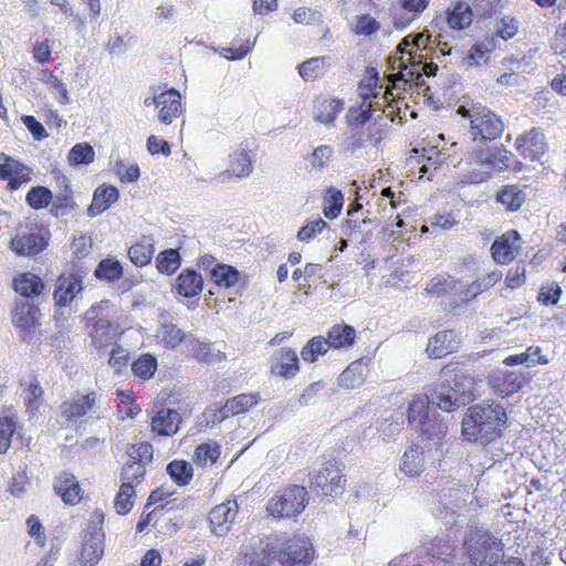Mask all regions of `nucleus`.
Returning <instances> with one entry per match:
<instances>
[{"label": "nucleus", "mask_w": 566, "mask_h": 566, "mask_svg": "<svg viewBox=\"0 0 566 566\" xmlns=\"http://www.w3.org/2000/svg\"><path fill=\"white\" fill-rule=\"evenodd\" d=\"M258 403V396L253 394H240L226 401L227 411L231 416L250 410Z\"/></svg>", "instance_id": "4d7b16f0"}, {"label": "nucleus", "mask_w": 566, "mask_h": 566, "mask_svg": "<svg viewBox=\"0 0 566 566\" xmlns=\"http://www.w3.org/2000/svg\"><path fill=\"white\" fill-rule=\"evenodd\" d=\"M476 151V158L483 161L492 175L493 171H504L511 165L512 154L504 148H485Z\"/></svg>", "instance_id": "bb28decb"}, {"label": "nucleus", "mask_w": 566, "mask_h": 566, "mask_svg": "<svg viewBox=\"0 0 566 566\" xmlns=\"http://www.w3.org/2000/svg\"><path fill=\"white\" fill-rule=\"evenodd\" d=\"M353 32L356 35L370 36L380 29L379 22L369 14H360L355 18Z\"/></svg>", "instance_id": "680f3d73"}, {"label": "nucleus", "mask_w": 566, "mask_h": 566, "mask_svg": "<svg viewBox=\"0 0 566 566\" xmlns=\"http://www.w3.org/2000/svg\"><path fill=\"white\" fill-rule=\"evenodd\" d=\"M14 429V422L11 418L0 419V454L6 453L10 448Z\"/></svg>", "instance_id": "774afa93"}, {"label": "nucleus", "mask_w": 566, "mask_h": 566, "mask_svg": "<svg viewBox=\"0 0 566 566\" xmlns=\"http://www.w3.org/2000/svg\"><path fill=\"white\" fill-rule=\"evenodd\" d=\"M327 340L331 348L334 349H348L356 339V329L347 324H336L327 332Z\"/></svg>", "instance_id": "72a5a7b5"}, {"label": "nucleus", "mask_w": 566, "mask_h": 566, "mask_svg": "<svg viewBox=\"0 0 566 566\" xmlns=\"http://www.w3.org/2000/svg\"><path fill=\"white\" fill-rule=\"evenodd\" d=\"M114 171L123 182H135L140 176L138 165H126L123 160L115 163Z\"/></svg>", "instance_id": "0e129e2a"}, {"label": "nucleus", "mask_w": 566, "mask_h": 566, "mask_svg": "<svg viewBox=\"0 0 566 566\" xmlns=\"http://www.w3.org/2000/svg\"><path fill=\"white\" fill-rule=\"evenodd\" d=\"M54 491L65 504L75 505L82 499L78 481L72 473L62 472L54 482Z\"/></svg>", "instance_id": "393cba45"}, {"label": "nucleus", "mask_w": 566, "mask_h": 566, "mask_svg": "<svg viewBox=\"0 0 566 566\" xmlns=\"http://www.w3.org/2000/svg\"><path fill=\"white\" fill-rule=\"evenodd\" d=\"M96 401L94 391L75 399L64 401L61 405V413L67 421H77L93 408Z\"/></svg>", "instance_id": "c85d7f7f"}, {"label": "nucleus", "mask_w": 566, "mask_h": 566, "mask_svg": "<svg viewBox=\"0 0 566 566\" xmlns=\"http://www.w3.org/2000/svg\"><path fill=\"white\" fill-rule=\"evenodd\" d=\"M447 23L453 30H463L472 23V11L469 4L458 2L447 10Z\"/></svg>", "instance_id": "e433bc0d"}, {"label": "nucleus", "mask_w": 566, "mask_h": 566, "mask_svg": "<svg viewBox=\"0 0 566 566\" xmlns=\"http://www.w3.org/2000/svg\"><path fill=\"white\" fill-rule=\"evenodd\" d=\"M158 335L165 346L170 348H175L182 340L187 343V339L191 338V335H187L177 325L171 323H164Z\"/></svg>", "instance_id": "8fccbe9b"}, {"label": "nucleus", "mask_w": 566, "mask_h": 566, "mask_svg": "<svg viewBox=\"0 0 566 566\" xmlns=\"http://www.w3.org/2000/svg\"><path fill=\"white\" fill-rule=\"evenodd\" d=\"M375 111H380L394 120V108L389 105L387 109L384 102L370 101L368 104L360 103L359 107L352 106L347 113L348 127H365V124L371 118Z\"/></svg>", "instance_id": "412c9836"}, {"label": "nucleus", "mask_w": 566, "mask_h": 566, "mask_svg": "<svg viewBox=\"0 0 566 566\" xmlns=\"http://www.w3.org/2000/svg\"><path fill=\"white\" fill-rule=\"evenodd\" d=\"M504 130L500 116L481 104H473V114L468 136L473 142H491L499 138Z\"/></svg>", "instance_id": "0eeeda50"}, {"label": "nucleus", "mask_w": 566, "mask_h": 566, "mask_svg": "<svg viewBox=\"0 0 566 566\" xmlns=\"http://www.w3.org/2000/svg\"><path fill=\"white\" fill-rule=\"evenodd\" d=\"M327 227V222L322 218L307 222L297 232V239L303 242H310Z\"/></svg>", "instance_id": "e2e57ef3"}, {"label": "nucleus", "mask_w": 566, "mask_h": 566, "mask_svg": "<svg viewBox=\"0 0 566 566\" xmlns=\"http://www.w3.org/2000/svg\"><path fill=\"white\" fill-rule=\"evenodd\" d=\"M424 461L423 454L419 447H410L407 449L401 458L400 470L409 475H419L423 470Z\"/></svg>", "instance_id": "ea45409f"}, {"label": "nucleus", "mask_w": 566, "mask_h": 566, "mask_svg": "<svg viewBox=\"0 0 566 566\" xmlns=\"http://www.w3.org/2000/svg\"><path fill=\"white\" fill-rule=\"evenodd\" d=\"M506 366L525 365L533 367L536 364H547L548 359L542 355V349L538 346H530L525 352L510 355L504 361Z\"/></svg>", "instance_id": "4c0bfd02"}, {"label": "nucleus", "mask_w": 566, "mask_h": 566, "mask_svg": "<svg viewBox=\"0 0 566 566\" xmlns=\"http://www.w3.org/2000/svg\"><path fill=\"white\" fill-rule=\"evenodd\" d=\"M464 545L473 566H495L503 557L501 541L483 530H471Z\"/></svg>", "instance_id": "20e7f679"}, {"label": "nucleus", "mask_w": 566, "mask_h": 566, "mask_svg": "<svg viewBox=\"0 0 566 566\" xmlns=\"http://www.w3.org/2000/svg\"><path fill=\"white\" fill-rule=\"evenodd\" d=\"M298 370V356L294 349L281 348L272 354L270 358L272 375L289 379L295 377Z\"/></svg>", "instance_id": "f3484780"}, {"label": "nucleus", "mask_w": 566, "mask_h": 566, "mask_svg": "<svg viewBox=\"0 0 566 566\" xmlns=\"http://www.w3.org/2000/svg\"><path fill=\"white\" fill-rule=\"evenodd\" d=\"M119 193L114 186H101L96 188L91 205L87 208V214L95 217L107 210L112 203L118 200Z\"/></svg>", "instance_id": "473e14b6"}, {"label": "nucleus", "mask_w": 566, "mask_h": 566, "mask_svg": "<svg viewBox=\"0 0 566 566\" xmlns=\"http://www.w3.org/2000/svg\"><path fill=\"white\" fill-rule=\"evenodd\" d=\"M154 245L151 242L143 240L132 245L128 250V256L136 266L147 265L153 258Z\"/></svg>", "instance_id": "de8ad7c7"}, {"label": "nucleus", "mask_w": 566, "mask_h": 566, "mask_svg": "<svg viewBox=\"0 0 566 566\" xmlns=\"http://www.w3.org/2000/svg\"><path fill=\"white\" fill-rule=\"evenodd\" d=\"M13 286L21 296L30 298L40 295L44 289L41 277L29 272L15 277Z\"/></svg>", "instance_id": "c9c22d12"}, {"label": "nucleus", "mask_w": 566, "mask_h": 566, "mask_svg": "<svg viewBox=\"0 0 566 566\" xmlns=\"http://www.w3.org/2000/svg\"><path fill=\"white\" fill-rule=\"evenodd\" d=\"M344 103L333 97H318L314 104L313 116L318 123L326 126L333 125L336 116L343 109Z\"/></svg>", "instance_id": "c756f323"}, {"label": "nucleus", "mask_w": 566, "mask_h": 566, "mask_svg": "<svg viewBox=\"0 0 566 566\" xmlns=\"http://www.w3.org/2000/svg\"><path fill=\"white\" fill-rule=\"evenodd\" d=\"M408 421L427 439L440 440L447 433L448 426L434 407L430 406L428 396H417L408 409Z\"/></svg>", "instance_id": "7ed1b4c3"}, {"label": "nucleus", "mask_w": 566, "mask_h": 566, "mask_svg": "<svg viewBox=\"0 0 566 566\" xmlns=\"http://www.w3.org/2000/svg\"><path fill=\"white\" fill-rule=\"evenodd\" d=\"M0 178L8 180L11 190H17L22 184L31 180V168L4 154L0 155Z\"/></svg>", "instance_id": "2eb2a0df"}, {"label": "nucleus", "mask_w": 566, "mask_h": 566, "mask_svg": "<svg viewBox=\"0 0 566 566\" xmlns=\"http://www.w3.org/2000/svg\"><path fill=\"white\" fill-rule=\"evenodd\" d=\"M43 388L36 378H32L23 390L27 411L33 416L43 403Z\"/></svg>", "instance_id": "a19ab883"}, {"label": "nucleus", "mask_w": 566, "mask_h": 566, "mask_svg": "<svg viewBox=\"0 0 566 566\" xmlns=\"http://www.w3.org/2000/svg\"><path fill=\"white\" fill-rule=\"evenodd\" d=\"M83 290V276L80 273L62 274L57 277L53 294L54 304L65 307Z\"/></svg>", "instance_id": "4468645a"}, {"label": "nucleus", "mask_w": 566, "mask_h": 566, "mask_svg": "<svg viewBox=\"0 0 566 566\" xmlns=\"http://www.w3.org/2000/svg\"><path fill=\"white\" fill-rule=\"evenodd\" d=\"M180 415L175 409L163 408L151 418V430L160 436H172L179 429Z\"/></svg>", "instance_id": "cd10ccee"}, {"label": "nucleus", "mask_w": 566, "mask_h": 566, "mask_svg": "<svg viewBox=\"0 0 566 566\" xmlns=\"http://www.w3.org/2000/svg\"><path fill=\"white\" fill-rule=\"evenodd\" d=\"M167 473L178 485H186L192 479V467L187 461H171L167 465Z\"/></svg>", "instance_id": "603ef678"}, {"label": "nucleus", "mask_w": 566, "mask_h": 566, "mask_svg": "<svg viewBox=\"0 0 566 566\" xmlns=\"http://www.w3.org/2000/svg\"><path fill=\"white\" fill-rule=\"evenodd\" d=\"M238 514V504L235 501H227L216 505L209 514V522L212 533L218 536L226 535Z\"/></svg>", "instance_id": "a211bd4d"}, {"label": "nucleus", "mask_w": 566, "mask_h": 566, "mask_svg": "<svg viewBox=\"0 0 566 566\" xmlns=\"http://www.w3.org/2000/svg\"><path fill=\"white\" fill-rule=\"evenodd\" d=\"M334 155L333 147L328 145H321L312 151L307 157L308 168L311 171L323 172L328 166L332 156Z\"/></svg>", "instance_id": "a18cd8bd"}, {"label": "nucleus", "mask_w": 566, "mask_h": 566, "mask_svg": "<svg viewBox=\"0 0 566 566\" xmlns=\"http://www.w3.org/2000/svg\"><path fill=\"white\" fill-rule=\"evenodd\" d=\"M469 168L461 175V182L465 185H476L491 178L490 171L483 165L482 160L476 158V151L470 153L461 160Z\"/></svg>", "instance_id": "7c9ffc66"}, {"label": "nucleus", "mask_w": 566, "mask_h": 566, "mask_svg": "<svg viewBox=\"0 0 566 566\" xmlns=\"http://www.w3.org/2000/svg\"><path fill=\"white\" fill-rule=\"evenodd\" d=\"M116 313L115 305L108 301L103 300L93 304L83 316L86 326L92 329L88 333L92 345L102 350L113 345L115 333L113 332V323Z\"/></svg>", "instance_id": "f03ea898"}, {"label": "nucleus", "mask_w": 566, "mask_h": 566, "mask_svg": "<svg viewBox=\"0 0 566 566\" xmlns=\"http://www.w3.org/2000/svg\"><path fill=\"white\" fill-rule=\"evenodd\" d=\"M156 266L160 273L172 274L180 266V255L175 249L160 252L156 259Z\"/></svg>", "instance_id": "5fc2aeb1"}, {"label": "nucleus", "mask_w": 566, "mask_h": 566, "mask_svg": "<svg viewBox=\"0 0 566 566\" xmlns=\"http://www.w3.org/2000/svg\"><path fill=\"white\" fill-rule=\"evenodd\" d=\"M329 348L327 338L315 336L304 345L301 350V357L305 361L314 363L319 356L325 355Z\"/></svg>", "instance_id": "c03bdc74"}, {"label": "nucleus", "mask_w": 566, "mask_h": 566, "mask_svg": "<svg viewBox=\"0 0 566 566\" xmlns=\"http://www.w3.org/2000/svg\"><path fill=\"white\" fill-rule=\"evenodd\" d=\"M94 274L98 280L114 282L123 276V266L119 261L106 258L98 263Z\"/></svg>", "instance_id": "37998d69"}, {"label": "nucleus", "mask_w": 566, "mask_h": 566, "mask_svg": "<svg viewBox=\"0 0 566 566\" xmlns=\"http://www.w3.org/2000/svg\"><path fill=\"white\" fill-rule=\"evenodd\" d=\"M48 242L40 232L17 234L11 240V248L19 255H35L43 251Z\"/></svg>", "instance_id": "a878e982"}, {"label": "nucleus", "mask_w": 566, "mask_h": 566, "mask_svg": "<svg viewBox=\"0 0 566 566\" xmlns=\"http://www.w3.org/2000/svg\"><path fill=\"white\" fill-rule=\"evenodd\" d=\"M464 380L471 385L470 380L463 374H455L452 379V385L448 379L441 380L436 386L431 399H429L430 406L446 412H451L465 405L468 400L472 399V395L470 389H465Z\"/></svg>", "instance_id": "39448f33"}, {"label": "nucleus", "mask_w": 566, "mask_h": 566, "mask_svg": "<svg viewBox=\"0 0 566 566\" xmlns=\"http://www.w3.org/2000/svg\"><path fill=\"white\" fill-rule=\"evenodd\" d=\"M382 139V132L375 125L367 127H348V136L345 140V149L350 154L365 148L368 142L378 144Z\"/></svg>", "instance_id": "aec40b11"}, {"label": "nucleus", "mask_w": 566, "mask_h": 566, "mask_svg": "<svg viewBox=\"0 0 566 566\" xmlns=\"http://www.w3.org/2000/svg\"><path fill=\"white\" fill-rule=\"evenodd\" d=\"M187 347L192 357L199 363L213 364L226 359V354L214 348L212 344L199 342L192 336L187 339Z\"/></svg>", "instance_id": "2f4dec72"}, {"label": "nucleus", "mask_w": 566, "mask_h": 566, "mask_svg": "<svg viewBox=\"0 0 566 566\" xmlns=\"http://www.w3.org/2000/svg\"><path fill=\"white\" fill-rule=\"evenodd\" d=\"M496 200L504 205L509 210L516 211L525 200V193L516 186H504L496 195Z\"/></svg>", "instance_id": "79ce46f5"}, {"label": "nucleus", "mask_w": 566, "mask_h": 566, "mask_svg": "<svg viewBox=\"0 0 566 566\" xmlns=\"http://www.w3.org/2000/svg\"><path fill=\"white\" fill-rule=\"evenodd\" d=\"M326 57H312L298 66L300 75L306 81L318 75L325 65Z\"/></svg>", "instance_id": "69168bd1"}, {"label": "nucleus", "mask_w": 566, "mask_h": 566, "mask_svg": "<svg viewBox=\"0 0 566 566\" xmlns=\"http://www.w3.org/2000/svg\"><path fill=\"white\" fill-rule=\"evenodd\" d=\"M253 171V160L245 149L235 150L229 156V166L218 178L224 181L229 177L244 179Z\"/></svg>", "instance_id": "4be33fe9"}, {"label": "nucleus", "mask_w": 566, "mask_h": 566, "mask_svg": "<svg viewBox=\"0 0 566 566\" xmlns=\"http://www.w3.org/2000/svg\"><path fill=\"white\" fill-rule=\"evenodd\" d=\"M12 324L22 342L31 343L39 339L36 331L41 326L40 308L28 300H18L12 310Z\"/></svg>", "instance_id": "9d476101"}, {"label": "nucleus", "mask_w": 566, "mask_h": 566, "mask_svg": "<svg viewBox=\"0 0 566 566\" xmlns=\"http://www.w3.org/2000/svg\"><path fill=\"white\" fill-rule=\"evenodd\" d=\"M314 553L310 538L300 535L285 541L276 552V557L283 566H308Z\"/></svg>", "instance_id": "9b49d317"}, {"label": "nucleus", "mask_w": 566, "mask_h": 566, "mask_svg": "<svg viewBox=\"0 0 566 566\" xmlns=\"http://www.w3.org/2000/svg\"><path fill=\"white\" fill-rule=\"evenodd\" d=\"M52 200V192L43 186L32 187L27 193L25 201L33 209H43L49 206Z\"/></svg>", "instance_id": "bf43d9fd"}, {"label": "nucleus", "mask_w": 566, "mask_h": 566, "mask_svg": "<svg viewBox=\"0 0 566 566\" xmlns=\"http://www.w3.org/2000/svg\"><path fill=\"white\" fill-rule=\"evenodd\" d=\"M344 196L340 190L328 188L324 198V216L327 219H335L342 211Z\"/></svg>", "instance_id": "864d4df0"}, {"label": "nucleus", "mask_w": 566, "mask_h": 566, "mask_svg": "<svg viewBox=\"0 0 566 566\" xmlns=\"http://www.w3.org/2000/svg\"><path fill=\"white\" fill-rule=\"evenodd\" d=\"M239 271L227 264H218L211 271V277L219 286L231 287L239 281Z\"/></svg>", "instance_id": "09e8293b"}, {"label": "nucleus", "mask_w": 566, "mask_h": 566, "mask_svg": "<svg viewBox=\"0 0 566 566\" xmlns=\"http://www.w3.org/2000/svg\"><path fill=\"white\" fill-rule=\"evenodd\" d=\"M156 369L157 359L150 354L142 355L132 365L134 375L143 379H150L154 376Z\"/></svg>", "instance_id": "13d9d810"}, {"label": "nucleus", "mask_w": 566, "mask_h": 566, "mask_svg": "<svg viewBox=\"0 0 566 566\" xmlns=\"http://www.w3.org/2000/svg\"><path fill=\"white\" fill-rule=\"evenodd\" d=\"M422 57V54H419L416 60V55L410 53V60H412V62L409 71H407L408 64L405 62L403 56L390 59L391 69L398 71L397 73L389 75V81L392 82L395 88H401L400 84H402V88L405 90V85H411L412 82H415L417 87L421 88L424 86L422 74L428 77L436 75L438 65L432 62H423Z\"/></svg>", "instance_id": "423d86ee"}, {"label": "nucleus", "mask_w": 566, "mask_h": 566, "mask_svg": "<svg viewBox=\"0 0 566 566\" xmlns=\"http://www.w3.org/2000/svg\"><path fill=\"white\" fill-rule=\"evenodd\" d=\"M346 480L343 478L342 470L336 462L327 461L312 476L311 486L323 496H333L342 494L345 490Z\"/></svg>", "instance_id": "f8f14e48"}, {"label": "nucleus", "mask_w": 566, "mask_h": 566, "mask_svg": "<svg viewBox=\"0 0 566 566\" xmlns=\"http://www.w3.org/2000/svg\"><path fill=\"white\" fill-rule=\"evenodd\" d=\"M203 289L202 276L192 269L182 271L177 277L176 290L185 297H193Z\"/></svg>", "instance_id": "f704fd0d"}, {"label": "nucleus", "mask_w": 566, "mask_h": 566, "mask_svg": "<svg viewBox=\"0 0 566 566\" xmlns=\"http://www.w3.org/2000/svg\"><path fill=\"white\" fill-rule=\"evenodd\" d=\"M129 461L120 472L122 482H130L143 479L146 472V464L153 459V446L148 442L132 444L127 450Z\"/></svg>", "instance_id": "ddd939ff"}, {"label": "nucleus", "mask_w": 566, "mask_h": 566, "mask_svg": "<svg viewBox=\"0 0 566 566\" xmlns=\"http://www.w3.org/2000/svg\"><path fill=\"white\" fill-rule=\"evenodd\" d=\"M220 446L216 441L199 444L195 450V462L200 467L212 465L220 457Z\"/></svg>", "instance_id": "49530a36"}, {"label": "nucleus", "mask_w": 566, "mask_h": 566, "mask_svg": "<svg viewBox=\"0 0 566 566\" xmlns=\"http://www.w3.org/2000/svg\"><path fill=\"white\" fill-rule=\"evenodd\" d=\"M366 367L365 365L357 360L352 363L340 375L338 378V384L340 387L346 389H355L364 384L366 377Z\"/></svg>", "instance_id": "58836bf2"}, {"label": "nucleus", "mask_w": 566, "mask_h": 566, "mask_svg": "<svg viewBox=\"0 0 566 566\" xmlns=\"http://www.w3.org/2000/svg\"><path fill=\"white\" fill-rule=\"evenodd\" d=\"M180 99V94L174 88L158 94L157 107H160L158 118L161 123L169 125L181 114Z\"/></svg>", "instance_id": "b1692460"}, {"label": "nucleus", "mask_w": 566, "mask_h": 566, "mask_svg": "<svg viewBox=\"0 0 566 566\" xmlns=\"http://www.w3.org/2000/svg\"><path fill=\"white\" fill-rule=\"evenodd\" d=\"M520 240L516 231H510L495 240L491 247L494 261L501 264L511 262L521 248Z\"/></svg>", "instance_id": "5701e85b"}, {"label": "nucleus", "mask_w": 566, "mask_h": 566, "mask_svg": "<svg viewBox=\"0 0 566 566\" xmlns=\"http://www.w3.org/2000/svg\"><path fill=\"white\" fill-rule=\"evenodd\" d=\"M103 521L104 515L95 511L83 537L82 552L78 558L80 566H95L103 557L105 539Z\"/></svg>", "instance_id": "6e6552de"}, {"label": "nucleus", "mask_w": 566, "mask_h": 566, "mask_svg": "<svg viewBox=\"0 0 566 566\" xmlns=\"http://www.w3.org/2000/svg\"><path fill=\"white\" fill-rule=\"evenodd\" d=\"M134 495V485L130 482H122L114 501V507L118 514L125 515L132 510Z\"/></svg>", "instance_id": "3c124183"}, {"label": "nucleus", "mask_w": 566, "mask_h": 566, "mask_svg": "<svg viewBox=\"0 0 566 566\" xmlns=\"http://www.w3.org/2000/svg\"><path fill=\"white\" fill-rule=\"evenodd\" d=\"M506 421L504 407L486 400L468 408L461 422L462 434L469 441L486 446L502 437Z\"/></svg>", "instance_id": "f257e3e1"}, {"label": "nucleus", "mask_w": 566, "mask_h": 566, "mask_svg": "<svg viewBox=\"0 0 566 566\" xmlns=\"http://www.w3.org/2000/svg\"><path fill=\"white\" fill-rule=\"evenodd\" d=\"M501 279H502V272L499 270L492 271V272L479 277L478 280H475L472 283V289H474V290L471 294V297H476L478 294L492 287Z\"/></svg>", "instance_id": "338daca9"}, {"label": "nucleus", "mask_w": 566, "mask_h": 566, "mask_svg": "<svg viewBox=\"0 0 566 566\" xmlns=\"http://www.w3.org/2000/svg\"><path fill=\"white\" fill-rule=\"evenodd\" d=\"M515 147L524 158L537 160L545 154L547 143L538 128H532L516 138Z\"/></svg>", "instance_id": "6ab92c4d"}, {"label": "nucleus", "mask_w": 566, "mask_h": 566, "mask_svg": "<svg viewBox=\"0 0 566 566\" xmlns=\"http://www.w3.org/2000/svg\"><path fill=\"white\" fill-rule=\"evenodd\" d=\"M460 344V334L453 329H446L429 338L426 350L430 358L438 359L455 352Z\"/></svg>", "instance_id": "dca6fc26"}, {"label": "nucleus", "mask_w": 566, "mask_h": 566, "mask_svg": "<svg viewBox=\"0 0 566 566\" xmlns=\"http://www.w3.org/2000/svg\"><path fill=\"white\" fill-rule=\"evenodd\" d=\"M307 504L304 486L292 485L279 491L268 503V511L274 517H292L300 514Z\"/></svg>", "instance_id": "1a4fd4ad"}, {"label": "nucleus", "mask_w": 566, "mask_h": 566, "mask_svg": "<svg viewBox=\"0 0 566 566\" xmlns=\"http://www.w3.org/2000/svg\"><path fill=\"white\" fill-rule=\"evenodd\" d=\"M40 80L46 84L50 90L56 91L60 94L59 102L62 105H66L71 102L65 84L52 72L43 71Z\"/></svg>", "instance_id": "052dcab7"}, {"label": "nucleus", "mask_w": 566, "mask_h": 566, "mask_svg": "<svg viewBox=\"0 0 566 566\" xmlns=\"http://www.w3.org/2000/svg\"><path fill=\"white\" fill-rule=\"evenodd\" d=\"M95 151L87 143H80L73 146L67 155V160L72 166L88 165L94 160Z\"/></svg>", "instance_id": "6e6d98bb"}]
</instances>
